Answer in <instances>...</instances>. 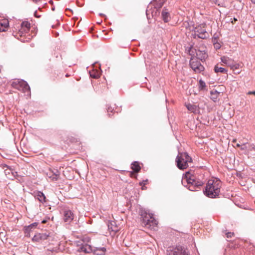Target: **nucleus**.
I'll use <instances>...</instances> for the list:
<instances>
[{
    "label": "nucleus",
    "instance_id": "58836bf2",
    "mask_svg": "<svg viewBox=\"0 0 255 255\" xmlns=\"http://www.w3.org/2000/svg\"><path fill=\"white\" fill-rule=\"evenodd\" d=\"M237 140L236 139L233 140V142H236Z\"/></svg>",
    "mask_w": 255,
    "mask_h": 255
},
{
    "label": "nucleus",
    "instance_id": "5701e85b",
    "mask_svg": "<svg viewBox=\"0 0 255 255\" xmlns=\"http://www.w3.org/2000/svg\"><path fill=\"white\" fill-rule=\"evenodd\" d=\"M106 250L105 248H97L94 250V254L96 255H104Z\"/></svg>",
    "mask_w": 255,
    "mask_h": 255
},
{
    "label": "nucleus",
    "instance_id": "c9c22d12",
    "mask_svg": "<svg viewBox=\"0 0 255 255\" xmlns=\"http://www.w3.org/2000/svg\"><path fill=\"white\" fill-rule=\"evenodd\" d=\"M242 145L240 144L239 143H237V146L238 147H240L241 148V146Z\"/></svg>",
    "mask_w": 255,
    "mask_h": 255
},
{
    "label": "nucleus",
    "instance_id": "f257e3e1",
    "mask_svg": "<svg viewBox=\"0 0 255 255\" xmlns=\"http://www.w3.org/2000/svg\"><path fill=\"white\" fill-rule=\"evenodd\" d=\"M221 186L222 183L220 180L217 178L209 179L206 184L205 194L210 198H215L219 195Z\"/></svg>",
    "mask_w": 255,
    "mask_h": 255
},
{
    "label": "nucleus",
    "instance_id": "f3484780",
    "mask_svg": "<svg viewBox=\"0 0 255 255\" xmlns=\"http://www.w3.org/2000/svg\"><path fill=\"white\" fill-rule=\"evenodd\" d=\"M35 197L41 203L46 202V197L44 194L40 191H36L34 193Z\"/></svg>",
    "mask_w": 255,
    "mask_h": 255
},
{
    "label": "nucleus",
    "instance_id": "39448f33",
    "mask_svg": "<svg viewBox=\"0 0 255 255\" xmlns=\"http://www.w3.org/2000/svg\"><path fill=\"white\" fill-rule=\"evenodd\" d=\"M182 184L186 186V184H191L188 187L189 189L191 191H194V187H192L195 183V178L191 171H188L185 173L184 176L182 180Z\"/></svg>",
    "mask_w": 255,
    "mask_h": 255
},
{
    "label": "nucleus",
    "instance_id": "7c9ffc66",
    "mask_svg": "<svg viewBox=\"0 0 255 255\" xmlns=\"http://www.w3.org/2000/svg\"><path fill=\"white\" fill-rule=\"evenodd\" d=\"M147 182V180H146L145 181H143L142 182L140 183V185L141 186L142 190H145L146 189V187L145 186V185L146 184Z\"/></svg>",
    "mask_w": 255,
    "mask_h": 255
},
{
    "label": "nucleus",
    "instance_id": "ddd939ff",
    "mask_svg": "<svg viewBox=\"0 0 255 255\" xmlns=\"http://www.w3.org/2000/svg\"><path fill=\"white\" fill-rule=\"evenodd\" d=\"M221 93L217 90L213 89L210 91V98L214 102H216L219 101V97L221 95Z\"/></svg>",
    "mask_w": 255,
    "mask_h": 255
},
{
    "label": "nucleus",
    "instance_id": "412c9836",
    "mask_svg": "<svg viewBox=\"0 0 255 255\" xmlns=\"http://www.w3.org/2000/svg\"><path fill=\"white\" fill-rule=\"evenodd\" d=\"M131 168L136 173L138 172L141 169L139 163L137 161H134L131 164Z\"/></svg>",
    "mask_w": 255,
    "mask_h": 255
},
{
    "label": "nucleus",
    "instance_id": "473e14b6",
    "mask_svg": "<svg viewBox=\"0 0 255 255\" xmlns=\"http://www.w3.org/2000/svg\"><path fill=\"white\" fill-rule=\"evenodd\" d=\"M226 237L228 238H231L234 236V233L233 232H228L226 234Z\"/></svg>",
    "mask_w": 255,
    "mask_h": 255
},
{
    "label": "nucleus",
    "instance_id": "4be33fe9",
    "mask_svg": "<svg viewBox=\"0 0 255 255\" xmlns=\"http://www.w3.org/2000/svg\"><path fill=\"white\" fill-rule=\"evenodd\" d=\"M214 71L216 73L220 72L222 73H227L228 70L224 68L219 67L218 64H217L214 67Z\"/></svg>",
    "mask_w": 255,
    "mask_h": 255
},
{
    "label": "nucleus",
    "instance_id": "ea45409f",
    "mask_svg": "<svg viewBox=\"0 0 255 255\" xmlns=\"http://www.w3.org/2000/svg\"><path fill=\"white\" fill-rule=\"evenodd\" d=\"M40 0H33V1H35V2H37V1H39Z\"/></svg>",
    "mask_w": 255,
    "mask_h": 255
},
{
    "label": "nucleus",
    "instance_id": "423d86ee",
    "mask_svg": "<svg viewBox=\"0 0 255 255\" xmlns=\"http://www.w3.org/2000/svg\"><path fill=\"white\" fill-rule=\"evenodd\" d=\"M11 86L19 90L22 91L24 93L30 94V89L28 84L23 80H16L11 83Z\"/></svg>",
    "mask_w": 255,
    "mask_h": 255
},
{
    "label": "nucleus",
    "instance_id": "4c0bfd02",
    "mask_svg": "<svg viewBox=\"0 0 255 255\" xmlns=\"http://www.w3.org/2000/svg\"><path fill=\"white\" fill-rule=\"evenodd\" d=\"M252 2L254 3H255V0H251Z\"/></svg>",
    "mask_w": 255,
    "mask_h": 255
},
{
    "label": "nucleus",
    "instance_id": "4468645a",
    "mask_svg": "<svg viewBox=\"0 0 255 255\" xmlns=\"http://www.w3.org/2000/svg\"><path fill=\"white\" fill-rule=\"evenodd\" d=\"M48 236V235L44 233H38L34 235L32 240L34 241L39 242L46 240Z\"/></svg>",
    "mask_w": 255,
    "mask_h": 255
},
{
    "label": "nucleus",
    "instance_id": "cd10ccee",
    "mask_svg": "<svg viewBox=\"0 0 255 255\" xmlns=\"http://www.w3.org/2000/svg\"><path fill=\"white\" fill-rule=\"evenodd\" d=\"M241 149L242 150H246L247 153L249 152V145L248 146L246 144H243L241 146Z\"/></svg>",
    "mask_w": 255,
    "mask_h": 255
},
{
    "label": "nucleus",
    "instance_id": "c756f323",
    "mask_svg": "<svg viewBox=\"0 0 255 255\" xmlns=\"http://www.w3.org/2000/svg\"><path fill=\"white\" fill-rule=\"evenodd\" d=\"M4 167H6V169H4V173L5 175H9L10 174V172H11V169L9 168L8 166H7L6 165H5L3 166V168Z\"/></svg>",
    "mask_w": 255,
    "mask_h": 255
},
{
    "label": "nucleus",
    "instance_id": "2f4dec72",
    "mask_svg": "<svg viewBox=\"0 0 255 255\" xmlns=\"http://www.w3.org/2000/svg\"><path fill=\"white\" fill-rule=\"evenodd\" d=\"M255 150V145H254V144H249V149L248 150L250 151H252V150Z\"/></svg>",
    "mask_w": 255,
    "mask_h": 255
},
{
    "label": "nucleus",
    "instance_id": "393cba45",
    "mask_svg": "<svg viewBox=\"0 0 255 255\" xmlns=\"http://www.w3.org/2000/svg\"><path fill=\"white\" fill-rule=\"evenodd\" d=\"M49 177V178L51 179V180L52 181H56L59 178V174L52 173V175L51 176H50Z\"/></svg>",
    "mask_w": 255,
    "mask_h": 255
},
{
    "label": "nucleus",
    "instance_id": "a878e982",
    "mask_svg": "<svg viewBox=\"0 0 255 255\" xmlns=\"http://www.w3.org/2000/svg\"><path fill=\"white\" fill-rule=\"evenodd\" d=\"M240 64L239 63H233L231 66L230 68L233 70H235L238 69L240 67Z\"/></svg>",
    "mask_w": 255,
    "mask_h": 255
},
{
    "label": "nucleus",
    "instance_id": "2eb2a0df",
    "mask_svg": "<svg viewBox=\"0 0 255 255\" xmlns=\"http://www.w3.org/2000/svg\"><path fill=\"white\" fill-rule=\"evenodd\" d=\"M208 57L206 52L203 50H198L196 51V58L201 60H205Z\"/></svg>",
    "mask_w": 255,
    "mask_h": 255
},
{
    "label": "nucleus",
    "instance_id": "79ce46f5",
    "mask_svg": "<svg viewBox=\"0 0 255 255\" xmlns=\"http://www.w3.org/2000/svg\"><path fill=\"white\" fill-rule=\"evenodd\" d=\"M234 20H235V21H237V19L236 18H234Z\"/></svg>",
    "mask_w": 255,
    "mask_h": 255
},
{
    "label": "nucleus",
    "instance_id": "f8f14e48",
    "mask_svg": "<svg viewBox=\"0 0 255 255\" xmlns=\"http://www.w3.org/2000/svg\"><path fill=\"white\" fill-rule=\"evenodd\" d=\"M221 62L223 63L222 65H226L231 67L232 64L234 63V60L226 56H222L221 58Z\"/></svg>",
    "mask_w": 255,
    "mask_h": 255
},
{
    "label": "nucleus",
    "instance_id": "f03ea898",
    "mask_svg": "<svg viewBox=\"0 0 255 255\" xmlns=\"http://www.w3.org/2000/svg\"><path fill=\"white\" fill-rule=\"evenodd\" d=\"M141 224L143 227L151 230H155L157 228L158 222L155 219L152 214L148 213L145 210H141Z\"/></svg>",
    "mask_w": 255,
    "mask_h": 255
},
{
    "label": "nucleus",
    "instance_id": "e433bc0d",
    "mask_svg": "<svg viewBox=\"0 0 255 255\" xmlns=\"http://www.w3.org/2000/svg\"><path fill=\"white\" fill-rule=\"evenodd\" d=\"M219 44H216L215 45V47L217 48H219Z\"/></svg>",
    "mask_w": 255,
    "mask_h": 255
},
{
    "label": "nucleus",
    "instance_id": "bb28decb",
    "mask_svg": "<svg viewBox=\"0 0 255 255\" xmlns=\"http://www.w3.org/2000/svg\"><path fill=\"white\" fill-rule=\"evenodd\" d=\"M199 89L203 90L206 87L205 83L202 80H200L199 81Z\"/></svg>",
    "mask_w": 255,
    "mask_h": 255
},
{
    "label": "nucleus",
    "instance_id": "20e7f679",
    "mask_svg": "<svg viewBox=\"0 0 255 255\" xmlns=\"http://www.w3.org/2000/svg\"><path fill=\"white\" fill-rule=\"evenodd\" d=\"M30 28V23L27 21H23L21 23V28L19 30L18 32H16L15 34H13L14 36L17 39L20 40L22 41H24V39L22 38L23 35L27 33Z\"/></svg>",
    "mask_w": 255,
    "mask_h": 255
},
{
    "label": "nucleus",
    "instance_id": "6ab92c4d",
    "mask_svg": "<svg viewBox=\"0 0 255 255\" xmlns=\"http://www.w3.org/2000/svg\"><path fill=\"white\" fill-rule=\"evenodd\" d=\"M109 230L113 232V234H115L119 231V228L115 225V222H111L108 225Z\"/></svg>",
    "mask_w": 255,
    "mask_h": 255
},
{
    "label": "nucleus",
    "instance_id": "aec40b11",
    "mask_svg": "<svg viewBox=\"0 0 255 255\" xmlns=\"http://www.w3.org/2000/svg\"><path fill=\"white\" fill-rule=\"evenodd\" d=\"M161 14H162V19L164 22H167L170 20V14L167 11V9H163Z\"/></svg>",
    "mask_w": 255,
    "mask_h": 255
},
{
    "label": "nucleus",
    "instance_id": "a19ab883",
    "mask_svg": "<svg viewBox=\"0 0 255 255\" xmlns=\"http://www.w3.org/2000/svg\"><path fill=\"white\" fill-rule=\"evenodd\" d=\"M45 222H45V221H43L42 222V223H45Z\"/></svg>",
    "mask_w": 255,
    "mask_h": 255
},
{
    "label": "nucleus",
    "instance_id": "c85d7f7f",
    "mask_svg": "<svg viewBox=\"0 0 255 255\" xmlns=\"http://www.w3.org/2000/svg\"><path fill=\"white\" fill-rule=\"evenodd\" d=\"M37 226V224L36 223H33V224H31L30 225H29V226H28L26 228V231H30L31 229L33 228H35L36 226Z\"/></svg>",
    "mask_w": 255,
    "mask_h": 255
},
{
    "label": "nucleus",
    "instance_id": "0eeeda50",
    "mask_svg": "<svg viewBox=\"0 0 255 255\" xmlns=\"http://www.w3.org/2000/svg\"><path fill=\"white\" fill-rule=\"evenodd\" d=\"M190 66L196 73H200L204 70V67L200 63L197 58L192 57L190 61Z\"/></svg>",
    "mask_w": 255,
    "mask_h": 255
},
{
    "label": "nucleus",
    "instance_id": "dca6fc26",
    "mask_svg": "<svg viewBox=\"0 0 255 255\" xmlns=\"http://www.w3.org/2000/svg\"><path fill=\"white\" fill-rule=\"evenodd\" d=\"M185 106L191 113H197L199 112V108L198 106L191 104H186Z\"/></svg>",
    "mask_w": 255,
    "mask_h": 255
},
{
    "label": "nucleus",
    "instance_id": "f704fd0d",
    "mask_svg": "<svg viewBox=\"0 0 255 255\" xmlns=\"http://www.w3.org/2000/svg\"><path fill=\"white\" fill-rule=\"evenodd\" d=\"M248 95H255V91H250L248 93Z\"/></svg>",
    "mask_w": 255,
    "mask_h": 255
},
{
    "label": "nucleus",
    "instance_id": "b1692460",
    "mask_svg": "<svg viewBox=\"0 0 255 255\" xmlns=\"http://www.w3.org/2000/svg\"><path fill=\"white\" fill-rule=\"evenodd\" d=\"M90 76L93 78H98L100 76V72L97 70H93L90 72Z\"/></svg>",
    "mask_w": 255,
    "mask_h": 255
},
{
    "label": "nucleus",
    "instance_id": "9d476101",
    "mask_svg": "<svg viewBox=\"0 0 255 255\" xmlns=\"http://www.w3.org/2000/svg\"><path fill=\"white\" fill-rule=\"evenodd\" d=\"M74 219V214L70 210H65L64 213L63 219L65 222L70 223Z\"/></svg>",
    "mask_w": 255,
    "mask_h": 255
},
{
    "label": "nucleus",
    "instance_id": "6e6552de",
    "mask_svg": "<svg viewBox=\"0 0 255 255\" xmlns=\"http://www.w3.org/2000/svg\"><path fill=\"white\" fill-rule=\"evenodd\" d=\"M167 252L168 255H189L187 250L181 246L169 248Z\"/></svg>",
    "mask_w": 255,
    "mask_h": 255
},
{
    "label": "nucleus",
    "instance_id": "72a5a7b5",
    "mask_svg": "<svg viewBox=\"0 0 255 255\" xmlns=\"http://www.w3.org/2000/svg\"><path fill=\"white\" fill-rule=\"evenodd\" d=\"M113 110L114 109L111 106L108 107L107 108V112L108 113H109L110 112H112Z\"/></svg>",
    "mask_w": 255,
    "mask_h": 255
},
{
    "label": "nucleus",
    "instance_id": "1a4fd4ad",
    "mask_svg": "<svg viewBox=\"0 0 255 255\" xmlns=\"http://www.w3.org/2000/svg\"><path fill=\"white\" fill-rule=\"evenodd\" d=\"M205 26V24H203L195 28L194 35L195 37L197 36L202 39L208 37L209 34L206 30Z\"/></svg>",
    "mask_w": 255,
    "mask_h": 255
},
{
    "label": "nucleus",
    "instance_id": "7ed1b4c3",
    "mask_svg": "<svg viewBox=\"0 0 255 255\" xmlns=\"http://www.w3.org/2000/svg\"><path fill=\"white\" fill-rule=\"evenodd\" d=\"M177 166L180 169H186L188 166V163L192 162V158L186 153H179L176 158Z\"/></svg>",
    "mask_w": 255,
    "mask_h": 255
},
{
    "label": "nucleus",
    "instance_id": "9b49d317",
    "mask_svg": "<svg viewBox=\"0 0 255 255\" xmlns=\"http://www.w3.org/2000/svg\"><path fill=\"white\" fill-rule=\"evenodd\" d=\"M9 27V21L7 19H3L0 21V32L7 30Z\"/></svg>",
    "mask_w": 255,
    "mask_h": 255
},
{
    "label": "nucleus",
    "instance_id": "a211bd4d",
    "mask_svg": "<svg viewBox=\"0 0 255 255\" xmlns=\"http://www.w3.org/2000/svg\"><path fill=\"white\" fill-rule=\"evenodd\" d=\"M78 251L80 252H83L85 253H89L92 251L91 246L85 244L83 245L79 249Z\"/></svg>",
    "mask_w": 255,
    "mask_h": 255
}]
</instances>
